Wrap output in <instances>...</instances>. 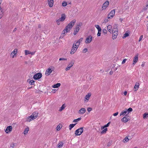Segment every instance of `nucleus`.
Segmentation results:
<instances>
[{"mask_svg":"<svg viewBox=\"0 0 148 148\" xmlns=\"http://www.w3.org/2000/svg\"><path fill=\"white\" fill-rule=\"evenodd\" d=\"M91 95V94L90 93H89L85 96L84 99V101L85 102H87L88 101Z\"/></svg>","mask_w":148,"mask_h":148,"instance_id":"nucleus-12","label":"nucleus"},{"mask_svg":"<svg viewBox=\"0 0 148 148\" xmlns=\"http://www.w3.org/2000/svg\"><path fill=\"white\" fill-rule=\"evenodd\" d=\"M63 143L62 142H59L57 146L58 148L62 147L63 145Z\"/></svg>","mask_w":148,"mask_h":148,"instance_id":"nucleus-31","label":"nucleus"},{"mask_svg":"<svg viewBox=\"0 0 148 148\" xmlns=\"http://www.w3.org/2000/svg\"><path fill=\"white\" fill-rule=\"evenodd\" d=\"M107 29L108 28L102 30V32L104 34H106L107 33L108 30Z\"/></svg>","mask_w":148,"mask_h":148,"instance_id":"nucleus-42","label":"nucleus"},{"mask_svg":"<svg viewBox=\"0 0 148 148\" xmlns=\"http://www.w3.org/2000/svg\"><path fill=\"white\" fill-rule=\"evenodd\" d=\"M76 124H71L69 126V129L71 130L72 128H73L75 125Z\"/></svg>","mask_w":148,"mask_h":148,"instance_id":"nucleus-38","label":"nucleus"},{"mask_svg":"<svg viewBox=\"0 0 148 148\" xmlns=\"http://www.w3.org/2000/svg\"><path fill=\"white\" fill-rule=\"evenodd\" d=\"M55 69V67L53 66L49 67L47 69V76L49 75L54 72Z\"/></svg>","mask_w":148,"mask_h":148,"instance_id":"nucleus-4","label":"nucleus"},{"mask_svg":"<svg viewBox=\"0 0 148 148\" xmlns=\"http://www.w3.org/2000/svg\"><path fill=\"white\" fill-rule=\"evenodd\" d=\"M119 20L121 22H122L123 20V19L122 18H120Z\"/></svg>","mask_w":148,"mask_h":148,"instance_id":"nucleus-64","label":"nucleus"},{"mask_svg":"<svg viewBox=\"0 0 148 148\" xmlns=\"http://www.w3.org/2000/svg\"><path fill=\"white\" fill-rule=\"evenodd\" d=\"M18 52V49L16 48L11 53L10 57L12 58L16 57V54Z\"/></svg>","mask_w":148,"mask_h":148,"instance_id":"nucleus-8","label":"nucleus"},{"mask_svg":"<svg viewBox=\"0 0 148 148\" xmlns=\"http://www.w3.org/2000/svg\"><path fill=\"white\" fill-rule=\"evenodd\" d=\"M12 127L11 126H8L5 130V132L7 134L9 133L10 132H11L12 131Z\"/></svg>","mask_w":148,"mask_h":148,"instance_id":"nucleus-16","label":"nucleus"},{"mask_svg":"<svg viewBox=\"0 0 148 148\" xmlns=\"http://www.w3.org/2000/svg\"><path fill=\"white\" fill-rule=\"evenodd\" d=\"M56 90H53V91H53V93H55V92H56Z\"/></svg>","mask_w":148,"mask_h":148,"instance_id":"nucleus-62","label":"nucleus"},{"mask_svg":"<svg viewBox=\"0 0 148 148\" xmlns=\"http://www.w3.org/2000/svg\"><path fill=\"white\" fill-rule=\"evenodd\" d=\"M124 94L125 95H126L127 94V92L126 91H125L124 92Z\"/></svg>","mask_w":148,"mask_h":148,"instance_id":"nucleus-56","label":"nucleus"},{"mask_svg":"<svg viewBox=\"0 0 148 148\" xmlns=\"http://www.w3.org/2000/svg\"><path fill=\"white\" fill-rule=\"evenodd\" d=\"M127 59H124L122 62V64H124L126 62Z\"/></svg>","mask_w":148,"mask_h":148,"instance_id":"nucleus-51","label":"nucleus"},{"mask_svg":"<svg viewBox=\"0 0 148 148\" xmlns=\"http://www.w3.org/2000/svg\"><path fill=\"white\" fill-rule=\"evenodd\" d=\"M74 64V62L72 61L70 62L66 68L65 69V70L66 71H68L70 70L71 68L72 67Z\"/></svg>","mask_w":148,"mask_h":148,"instance_id":"nucleus-9","label":"nucleus"},{"mask_svg":"<svg viewBox=\"0 0 148 148\" xmlns=\"http://www.w3.org/2000/svg\"><path fill=\"white\" fill-rule=\"evenodd\" d=\"M15 146V144L13 143L11 145L10 147H12L13 148Z\"/></svg>","mask_w":148,"mask_h":148,"instance_id":"nucleus-52","label":"nucleus"},{"mask_svg":"<svg viewBox=\"0 0 148 148\" xmlns=\"http://www.w3.org/2000/svg\"><path fill=\"white\" fill-rule=\"evenodd\" d=\"M104 21L105 22H107L108 21V19H105V21Z\"/></svg>","mask_w":148,"mask_h":148,"instance_id":"nucleus-61","label":"nucleus"},{"mask_svg":"<svg viewBox=\"0 0 148 148\" xmlns=\"http://www.w3.org/2000/svg\"><path fill=\"white\" fill-rule=\"evenodd\" d=\"M3 9L0 7V19L3 16Z\"/></svg>","mask_w":148,"mask_h":148,"instance_id":"nucleus-34","label":"nucleus"},{"mask_svg":"<svg viewBox=\"0 0 148 148\" xmlns=\"http://www.w3.org/2000/svg\"><path fill=\"white\" fill-rule=\"evenodd\" d=\"M31 54H32V55H34V52H31Z\"/></svg>","mask_w":148,"mask_h":148,"instance_id":"nucleus-63","label":"nucleus"},{"mask_svg":"<svg viewBox=\"0 0 148 148\" xmlns=\"http://www.w3.org/2000/svg\"><path fill=\"white\" fill-rule=\"evenodd\" d=\"M143 38V35H141L139 38V39L138 40L139 42H140V41H141L142 40V39Z\"/></svg>","mask_w":148,"mask_h":148,"instance_id":"nucleus-48","label":"nucleus"},{"mask_svg":"<svg viewBox=\"0 0 148 148\" xmlns=\"http://www.w3.org/2000/svg\"><path fill=\"white\" fill-rule=\"evenodd\" d=\"M107 29L109 32L111 33H112L113 30L114 29V28H109V29Z\"/></svg>","mask_w":148,"mask_h":148,"instance_id":"nucleus-46","label":"nucleus"},{"mask_svg":"<svg viewBox=\"0 0 148 148\" xmlns=\"http://www.w3.org/2000/svg\"><path fill=\"white\" fill-rule=\"evenodd\" d=\"M83 40V38H81L80 39H79V40L75 41L74 43L76 44L78 46H79V45L80 43V42L82 41Z\"/></svg>","mask_w":148,"mask_h":148,"instance_id":"nucleus-22","label":"nucleus"},{"mask_svg":"<svg viewBox=\"0 0 148 148\" xmlns=\"http://www.w3.org/2000/svg\"><path fill=\"white\" fill-rule=\"evenodd\" d=\"M92 110V108L90 107L88 108H87V110L89 112H90Z\"/></svg>","mask_w":148,"mask_h":148,"instance_id":"nucleus-49","label":"nucleus"},{"mask_svg":"<svg viewBox=\"0 0 148 148\" xmlns=\"http://www.w3.org/2000/svg\"><path fill=\"white\" fill-rule=\"evenodd\" d=\"M107 27L108 28H112V26L111 25H109Z\"/></svg>","mask_w":148,"mask_h":148,"instance_id":"nucleus-59","label":"nucleus"},{"mask_svg":"<svg viewBox=\"0 0 148 148\" xmlns=\"http://www.w3.org/2000/svg\"><path fill=\"white\" fill-rule=\"evenodd\" d=\"M132 109L131 108H129L127 109H125L121 112L120 116H127L130 112L132 111Z\"/></svg>","mask_w":148,"mask_h":148,"instance_id":"nucleus-1","label":"nucleus"},{"mask_svg":"<svg viewBox=\"0 0 148 148\" xmlns=\"http://www.w3.org/2000/svg\"><path fill=\"white\" fill-rule=\"evenodd\" d=\"M110 123V122L108 123L106 125L104 126H103V127L105 128H106L109 126Z\"/></svg>","mask_w":148,"mask_h":148,"instance_id":"nucleus-50","label":"nucleus"},{"mask_svg":"<svg viewBox=\"0 0 148 148\" xmlns=\"http://www.w3.org/2000/svg\"><path fill=\"white\" fill-rule=\"evenodd\" d=\"M48 2L49 7H52L53 4V0H48Z\"/></svg>","mask_w":148,"mask_h":148,"instance_id":"nucleus-24","label":"nucleus"},{"mask_svg":"<svg viewBox=\"0 0 148 148\" xmlns=\"http://www.w3.org/2000/svg\"><path fill=\"white\" fill-rule=\"evenodd\" d=\"M33 120L34 119H32L31 117H30V116L26 118V121L30 122Z\"/></svg>","mask_w":148,"mask_h":148,"instance_id":"nucleus-28","label":"nucleus"},{"mask_svg":"<svg viewBox=\"0 0 148 148\" xmlns=\"http://www.w3.org/2000/svg\"><path fill=\"white\" fill-rule=\"evenodd\" d=\"M66 58H60L59 59V60H67Z\"/></svg>","mask_w":148,"mask_h":148,"instance_id":"nucleus-47","label":"nucleus"},{"mask_svg":"<svg viewBox=\"0 0 148 148\" xmlns=\"http://www.w3.org/2000/svg\"><path fill=\"white\" fill-rule=\"evenodd\" d=\"M29 130V127H27L26 128L23 132V134L24 135H26L27 133Z\"/></svg>","mask_w":148,"mask_h":148,"instance_id":"nucleus-33","label":"nucleus"},{"mask_svg":"<svg viewBox=\"0 0 148 148\" xmlns=\"http://www.w3.org/2000/svg\"><path fill=\"white\" fill-rule=\"evenodd\" d=\"M92 40V37L91 36H88L86 38L85 43L86 44L90 43Z\"/></svg>","mask_w":148,"mask_h":148,"instance_id":"nucleus-11","label":"nucleus"},{"mask_svg":"<svg viewBox=\"0 0 148 148\" xmlns=\"http://www.w3.org/2000/svg\"><path fill=\"white\" fill-rule=\"evenodd\" d=\"M82 23L81 22H78L77 23L76 25V28H79L82 27Z\"/></svg>","mask_w":148,"mask_h":148,"instance_id":"nucleus-27","label":"nucleus"},{"mask_svg":"<svg viewBox=\"0 0 148 148\" xmlns=\"http://www.w3.org/2000/svg\"><path fill=\"white\" fill-rule=\"evenodd\" d=\"M144 9L145 10H147L148 9V4L146 5L145 7L144 8Z\"/></svg>","mask_w":148,"mask_h":148,"instance_id":"nucleus-54","label":"nucleus"},{"mask_svg":"<svg viewBox=\"0 0 148 148\" xmlns=\"http://www.w3.org/2000/svg\"><path fill=\"white\" fill-rule=\"evenodd\" d=\"M115 11V10L113 9L110 12L108 16V19H111L114 16Z\"/></svg>","mask_w":148,"mask_h":148,"instance_id":"nucleus-6","label":"nucleus"},{"mask_svg":"<svg viewBox=\"0 0 148 148\" xmlns=\"http://www.w3.org/2000/svg\"><path fill=\"white\" fill-rule=\"evenodd\" d=\"M66 106L65 104H63L62 106L60 108L59 111L60 112H61L62 110L64 109Z\"/></svg>","mask_w":148,"mask_h":148,"instance_id":"nucleus-30","label":"nucleus"},{"mask_svg":"<svg viewBox=\"0 0 148 148\" xmlns=\"http://www.w3.org/2000/svg\"><path fill=\"white\" fill-rule=\"evenodd\" d=\"M130 34V32L129 31H127L126 33L123 35L122 38L123 39L127 37Z\"/></svg>","mask_w":148,"mask_h":148,"instance_id":"nucleus-25","label":"nucleus"},{"mask_svg":"<svg viewBox=\"0 0 148 148\" xmlns=\"http://www.w3.org/2000/svg\"><path fill=\"white\" fill-rule=\"evenodd\" d=\"M109 73L110 75H112L113 73V71H111Z\"/></svg>","mask_w":148,"mask_h":148,"instance_id":"nucleus-58","label":"nucleus"},{"mask_svg":"<svg viewBox=\"0 0 148 148\" xmlns=\"http://www.w3.org/2000/svg\"><path fill=\"white\" fill-rule=\"evenodd\" d=\"M130 120V119L128 118V117L125 116L122 118L121 121L123 122L126 123Z\"/></svg>","mask_w":148,"mask_h":148,"instance_id":"nucleus-21","label":"nucleus"},{"mask_svg":"<svg viewBox=\"0 0 148 148\" xmlns=\"http://www.w3.org/2000/svg\"><path fill=\"white\" fill-rule=\"evenodd\" d=\"M61 17L60 18H59V19L60 20V21H61V22H63L64 21L66 18V16L64 14H62L61 15Z\"/></svg>","mask_w":148,"mask_h":148,"instance_id":"nucleus-23","label":"nucleus"},{"mask_svg":"<svg viewBox=\"0 0 148 148\" xmlns=\"http://www.w3.org/2000/svg\"><path fill=\"white\" fill-rule=\"evenodd\" d=\"M114 29L113 30L112 33V38L113 40H114L116 38L118 33L117 28H114Z\"/></svg>","mask_w":148,"mask_h":148,"instance_id":"nucleus-3","label":"nucleus"},{"mask_svg":"<svg viewBox=\"0 0 148 148\" xmlns=\"http://www.w3.org/2000/svg\"><path fill=\"white\" fill-rule=\"evenodd\" d=\"M143 118L144 119H145L148 117V113H145L143 114Z\"/></svg>","mask_w":148,"mask_h":148,"instance_id":"nucleus-39","label":"nucleus"},{"mask_svg":"<svg viewBox=\"0 0 148 148\" xmlns=\"http://www.w3.org/2000/svg\"><path fill=\"white\" fill-rule=\"evenodd\" d=\"M76 22V20L75 19L73 20L68 24L66 28H72L75 25Z\"/></svg>","mask_w":148,"mask_h":148,"instance_id":"nucleus-7","label":"nucleus"},{"mask_svg":"<svg viewBox=\"0 0 148 148\" xmlns=\"http://www.w3.org/2000/svg\"><path fill=\"white\" fill-rule=\"evenodd\" d=\"M86 111V110L85 108H81L78 111V113L80 114H83Z\"/></svg>","mask_w":148,"mask_h":148,"instance_id":"nucleus-17","label":"nucleus"},{"mask_svg":"<svg viewBox=\"0 0 148 148\" xmlns=\"http://www.w3.org/2000/svg\"><path fill=\"white\" fill-rule=\"evenodd\" d=\"M79 30V28H75L73 34L74 35H76Z\"/></svg>","mask_w":148,"mask_h":148,"instance_id":"nucleus-36","label":"nucleus"},{"mask_svg":"<svg viewBox=\"0 0 148 148\" xmlns=\"http://www.w3.org/2000/svg\"><path fill=\"white\" fill-rule=\"evenodd\" d=\"M129 140V139L128 138V137L126 136L125 137V138L123 140V142L124 143H126Z\"/></svg>","mask_w":148,"mask_h":148,"instance_id":"nucleus-37","label":"nucleus"},{"mask_svg":"<svg viewBox=\"0 0 148 148\" xmlns=\"http://www.w3.org/2000/svg\"><path fill=\"white\" fill-rule=\"evenodd\" d=\"M67 5V3L65 1H64L62 3V5L64 7L66 6Z\"/></svg>","mask_w":148,"mask_h":148,"instance_id":"nucleus-44","label":"nucleus"},{"mask_svg":"<svg viewBox=\"0 0 148 148\" xmlns=\"http://www.w3.org/2000/svg\"><path fill=\"white\" fill-rule=\"evenodd\" d=\"M140 84L138 82H136L134 87V91H137L139 88Z\"/></svg>","mask_w":148,"mask_h":148,"instance_id":"nucleus-19","label":"nucleus"},{"mask_svg":"<svg viewBox=\"0 0 148 148\" xmlns=\"http://www.w3.org/2000/svg\"><path fill=\"white\" fill-rule=\"evenodd\" d=\"M96 28H100L98 25H96L95 26Z\"/></svg>","mask_w":148,"mask_h":148,"instance_id":"nucleus-60","label":"nucleus"},{"mask_svg":"<svg viewBox=\"0 0 148 148\" xmlns=\"http://www.w3.org/2000/svg\"><path fill=\"white\" fill-rule=\"evenodd\" d=\"M81 119V118H79L77 119H75L74 120L73 122H78V121H80Z\"/></svg>","mask_w":148,"mask_h":148,"instance_id":"nucleus-43","label":"nucleus"},{"mask_svg":"<svg viewBox=\"0 0 148 148\" xmlns=\"http://www.w3.org/2000/svg\"><path fill=\"white\" fill-rule=\"evenodd\" d=\"M88 51V49L87 48H85L82 50V52L84 53H86Z\"/></svg>","mask_w":148,"mask_h":148,"instance_id":"nucleus-45","label":"nucleus"},{"mask_svg":"<svg viewBox=\"0 0 148 148\" xmlns=\"http://www.w3.org/2000/svg\"><path fill=\"white\" fill-rule=\"evenodd\" d=\"M79 47L77 45L74 43L70 52V54L71 55L74 54L77 50Z\"/></svg>","mask_w":148,"mask_h":148,"instance_id":"nucleus-2","label":"nucleus"},{"mask_svg":"<svg viewBox=\"0 0 148 148\" xmlns=\"http://www.w3.org/2000/svg\"><path fill=\"white\" fill-rule=\"evenodd\" d=\"M25 55H27L28 54H31V52L27 50H25Z\"/></svg>","mask_w":148,"mask_h":148,"instance_id":"nucleus-40","label":"nucleus"},{"mask_svg":"<svg viewBox=\"0 0 148 148\" xmlns=\"http://www.w3.org/2000/svg\"><path fill=\"white\" fill-rule=\"evenodd\" d=\"M138 55H136L133 58L132 65L134 66L135 64L138 62Z\"/></svg>","mask_w":148,"mask_h":148,"instance_id":"nucleus-15","label":"nucleus"},{"mask_svg":"<svg viewBox=\"0 0 148 148\" xmlns=\"http://www.w3.org/2000/svg\"><path fill=\"white\" fill-rule=\"evenodd\" d=\"M98 29V32L97 34L98 36H101V28H97Z\"/></svg>","mask_w":148,"mask_h":148,"instance_id":"nucleus-32","label":"nucleus"},{"mask_svg":"<svg viewBox=\"0 0 148 148\" xmlns=\"http://www.w3.org/2000/svg\"><path fill=\"white\" fill-rule=\"evenodd\" d=\"M70 29V28H65L62 31L61 36H62V37H64L65 36V34L69 31Z\"/></svg>","mask_w":148,"mask_h":148,"instance_id":"nucleus-18","label":"nucleus"},{"mask_svg":"<svg viewBox=\"0 0 148 148\" xmlns=\"http://www.w3.org/2000/svg\"><path fill=\"white\" fill-rule=\"evenodd\" d=\"M101 134H105L108 130L107 128L104 127L103 126L101 127Z\"/></svg>","mask_w":148,"mask_h":148,"instance_id":"nucleus-20","label":"nucleus"},{"mask_svg":"<svg viewBox=\"0 0 148 148\" xmlns=\"http://www.w3.org/2000/svg\"><path fill=\"white\" fill-rule=\"evenodd\" d=\"M61 85L60 83H58L56 84L52 85V87L53 88H56L59 87Z\"/></svg>","mask_w":148,"mask_h":148,"instance_id":"nucleus-26","label":"nucleus"},{"mask_svg":"<svg viewBox=\"0 0 148 148\" xmlns=\"http://www.w3.org/2000/svg\"><path fill=\"white\" fill-rule=\"evenodd\" d=\"M62 127V126L61 125L59 124L57 126L56 128V130L57 131L60 130Z\"/></svg>","mask_w":148,"mask_h":148,"instance_id":"nucleus-35","label":"nucleus"},{"mask_svg":"<svg viewBox=\"0 0 148 148\" xmlns=\"http://www.w3.org/2000/svg\"><path fill=\"white\" fill-rule=\"evenodd\" d=\"M61 22V21H60V20L59 19V18L56 21V23L58 25H60V23Z\"/></svg>","mask_w":148,"mask_h":148,"instance_id":"nucleus-41","label":"nucleus"},{"mask_svg":"<svg viewBox=\"0 0 148 148\" xmlns=\"http://www.w3.org/2000/svg\"><path fill=\"white\" fill-rule=\"evenodd\" d=\"M145 63H143L141 65V66H142V67H144L145 66Z\"/></svg>","mask_w":148,"mask_h":148,"instance_id":"nucleus-57","label":"nucleus"},{"mask_svg":"<svg viewBox=\"0 0 148 148\" xmlns=\"http://www.w3.org/2000/svg\"><path fill=\"white\" fill-rule=\"evenodd\" d=\"M38 112H34L32 114L31 116H30V117H31L32 119L34 120L38 116Z\"/></svg>","mask_w":148,"mask_h":148,"instance_id":"nucleus-14","label":"nucleus"},{"mask_svg":"<svg viewBox=\"0 0 148 148\" xmlns=\"http://www.w3.org/2000/svg\"><path fill=\"white\" fill-rule=\"evenodd\" d=\"M27 82H28L29 84L30 85L34 84L35 81L33 80H30L29 79L27 80Z\"/></svg>","mask_w":148,"mask_h":148,"instance_id":"nucleus-29","label":"nucleus"},{"mask_svg":"<svg viewBox=\"0 0 148 148\" xmlns=\"http://www.w3.org/2000/svg\"><path fill=\"white\" fill-rule=\"evenodd\" d=\"M84 131L83 127H80L77 130L75 131V134L76 136H79L83 133Z\"/></svg>","mask_w":148,"mask_h":148,"instance_id":"nucleus-5","label":"nucleus"},{"mask_svg":"<svg viewBox=\"0 0 148 148\" xmlns=\"http://www.w3.org/2000/svg\"><path fill=\"white\" fill-rule=\"evenodd\" d=\"M42 75L41 73H38L35 75L33 78L35 79H40L42 77Z\"/></svg>","mask_w":148,"mask_h":148,"instance_id":"nucleus-13","label":"nucleus"},{"mask_svg":"<svg viewBox=\"0 0 148 148\" xmlns=\"http://www.w3.org/2000/svg\"><path fill=\"white\" fill-rule=\"evenodd\" d=\"M112 142L110 141L109 143H108L107 146H110V144Z\"/></svg>","mask_w":148,"mask_h":148,"instance_id":"nucleus-55","label":"nucleus"},{"mask_svg":"<svg viewBox=\"0 0 148 148\" xmlns=\"http://www.w3.org/2000/svg\"><path fill=\"white\" fill-rule=\"evenodd\" d=\"M109 4V2L108 1H106L103 4L102 7V10H105L108 7Z\"/></svg>","mask_w":148,"mask_h":148,"instance_id":"nucleus-10","label":"nucleus"},{"mask_svg":"<svg viewBox=\"0 0 148 148\" xmlns=\"http://www.w3.org/2000/svg\"><path fill=\"white\" fill-rule=\"evenodd\" d=\"M118 113H119L118 112H117L115 113H114L113 114V115L114 116H116L118 115Z\"/></svg>","mask_w":148,"mask_h":148,"instance_id":"nucleus-53","label":"nucleus"}]
</instances>
